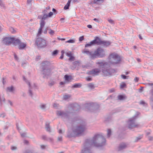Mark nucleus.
Here are the masks:
<instances>
[{
  "label": "nucleus",
  "mask_w": 153,
  "mask_h": 153,
  "mask_svg": "<svg viewBox=\"0 0 153 153\" xmlns=\"http://www.w3.org/2000/svg\"><path fill=\"white\" fill-rule=\"evenodd\" d=\"M106 140L101 133L94 135L92 139L85 140L81 153H93L91 146H93L97 147L102 146L105 145Z\"/></svg>",
  "instance_id": "f257e3e1"
},
{
  "label": "nucleus",
  "mask_w": 153,
  "mask_h": 153,
  "mask_svg": "<svg viewBox=\"0 0 153 153\" xmlns=\"http://www.w3.org/2000/svg\"><path fill=\"white\" fill-rule=\"evenodd\" d=\"M80 123L74 128L72 132L68 131L67 133L68 137L70 138L82 134L86 129V124L85 123L82 122Z\"/></svg>",
  "instance_id": "f03ea898"
},
{
  "label": "nucleus",
  "mask_w": 153,
  "mask_h": 153,
  "mask_svg": "<svg viewBox=\"0 0 153 153\" xmlns=\"http://www.w3.org/2000/svg\"><path fill=\"white\" fill-rule=\"evenodd\" d=\"M85 110L94 113L98 112L100 110V105L96 103H89L85 104L84 106Z\"/></svg>",
  "instance_id": "7ed1b4c3"
},
{
  "label": "nucleus",
  "mask_w": 153,
  "mask_h": 153,
  "mask_svg": "<svg viewBox=\"0 0 153 153\" xmlns=\"http://www.w3.org/2000/svg\"><path fill=\"white\" fill-rule=\"evenodd\" d=\"M49 65L50 62L48 61H43L41 64L44 78H48L51 74V71L48 67Z\"/></svg>",
  "instance_id": "20e7f679"
},
{
  "label": "nucleus",
  "mask_w": 153,
  "mask_h": 153,
  "mask_svg": "<svg viewBox=\"0 0 153 153\" xmlns=\"http://www.w3.org/2000/svg\"><path fill=\"white\" fill-rule=\"evenodd\" d=\"M108 59L109 62L114 65L119 64L121 59L120 56L115 53H110L108 56Z\"/></svg>",
  "instance_id": "39448f33"
},
{
  "label": "nucleus",
  "mask_w": 153,
  "mask_h": 153,
  "mask_svg": "<svg viewBox=\"0 0 153 153\" xmlns=\"http://www.w3.org/2000/svg\"><path fill=\"white\" fill-rule=\"evenodd\" d=\"M139 114V112H137L133 117L129 119L127 123L129 128L132 129L139 126V125L136 122V120Z\"/></svg>",
  "instance_id": "423d86ee"
},
{
  "label": "nucleus",
  "mask_w": 153,
  "mask_h": 153,
  "mask_svg": "<svg viewBox=\"0 0 153 153\" xmlns=\"http://www.w3.org/2000/svg\"><path fill=\"white\" fill-rule=\"evenodd\" d=\"M92 55L94 59L97 58H102L106 55L105 51L102 48L99 47L94 51V54Z\"/></svg>",
  "instance_id": "0eeeda50"
},
{
  "label": "nucleus",
  "mask_w": 153,
  "mask_h": 153,
  "mask_svg": "<svg viewBox=\"0 0 153 153\" xmlns=\"http://www.w3.org/2000/svg\"><path fill=\"white\" fill-rule=\"evenodd\" d=\"M56 114L58 116H60L62 119H66L68 120H71V118H70V115L71 114L70 112H65L63 111H58L56 112ZM78 119L77 118H76L74 119V120H77V119ZM72 121V120H71Z\"/></svg>",
  "instance_id": "6e6552de"
},
{
  "label": "nucleus",
  "mask_w": 153,
  "mask_h": 153,
  "mask_svg": "<svg viewBox=\"0 0 153 153\" xmlns=\"http://www.w3.org/2000/svg\"><path fill=\"white\" fill-rule=\"evenodd\" d=\"M36 43L38 47L40 48H44L47 45L45 40L41 38H37Z\"/></svg>",
  "instance_id": "1a4fd4ad"
},
{
  "label": "nucleus",
  "mask_w": 153,
  "mask_h": 153,
  "mask_svg": "<svg viewBox=\"0 0 153 153\" xmlns=\"http://www.w3.org/2000/svg\"><path fill=\"white\" fill-rule=\"evenodd\" d=\"M102 72L103 75L108 76L116 72V70L111 68H104L102 69Z\"/></svg>",
  "instance_id": "9d476101"
},
{
  "label": "nucleus",
  "mask_w": 153,
  "mask_h": 153,
  "mask_svg": "<svg viewBox=\"0 0 153 153\" xmlns=\"http://www.w3.org/2000/svg\"><path fill=\"white\" fill-rule=\"evenodd\" d=\"M23 80L25 82L29 87V90L28 91V93L30 96L32 97L33 95V93L31 90L32 89L36 87V85L35 83H33V85H31L30 82L28 81L24 76H23Z\"/></svg>",
  "instance_id": "9b49d317"
},
{
  "label": "nucleus",
  "mask_w": 153,
  "mask_h": 153,
  "mask_svg": "<svg viewBox=\"0 0 153 153\" xmlns=\"http://www.w3.org/2000/svg\"><path fill=\"white\" fill-rule=\"evenodd\" d=\"M79 106L76 103L71 104L68 106V109L71 111H77L79 108Z\"/></svg>",
  "instance_id": "f8f14e48"
},
{
  "label": "nucleus",
  "mask_w": 153,
  "mask_h": 153,
  "mask_svg": "<svg viewBox=\"0 0 153 153\" xmlns=\"http://www.w3.org/2000/svg\"><path fill=\"white\" fill-rule=\"evenodd\" d=\"M101 70L99 68H95L92 71H89L88 74L93 75H97L100 72Z\"/></svg>",
  "instance_id": "ddd939ff"
},
{
  "label": "nucleus",
  "mask_w": 153,
  "mask_h": 153,
  "mask_svg": "<svg viewBox=\"0 0 153 153\" xmlns=\"http://www.w3.org/2000/svg\"><path fill=\"white\" fill-rule=\"evenodd\" d=\"M102 40L98 37H96L94 40L91 41V43L94 45H101Z\"/></svg>",
  "instance_id": "4468645a"
},
{
  "label": "nucleus",
  "mask_w": 153,
  "mask_h": 153,
  "mask_svg": "<svg viewBox=\"0 0 153 153\" xmlns=\"http://www.w3.org/2000/svg\"><path fill=\"white\" fill-rule=\"evenodd\" d=\"M13 38L10 37H6L4 38L3 42L4 44L7 45H8L11 43H12Z\"/></svg>",
  "instance_id": "2eb2a0df"
},
{
  "label": "nucleus",
  "mask_w": 153,
  "mask_h": 153,
  "mask_svg": "<svg viewBox=\"0 0 153 153\" xmlns=\"http://www.w3.org/2000/svg\"><path fill=\"white\" fill-rule=\"evenodd\" d=\"M12 43L15 46L18 45L21 42L20 40L17 38L13 37Z\"/></svg>",
  "instance_id": "dca6fc26"
},
{
  "label": "nucleus",
  "mask_w": 153,
  "mask_h": 153,
  "mask_svg": "<svg viewBox=\"0 0 153 153\" xmlns=\"http://www.w3.org/2000/svg\"><path fill=\"white\" fill-rule=\"evenodd\" d=\"M15 88L13 85L9 86L7 88V91L9 92L14 93L15 91Z\"/></svg>",
  "instance_id": "f3484780"
},
{
  "label": "nucleus",
  "mask_w": 153,
  "mask_h": 153,
  "mask_svg": "<svg viewBox=\"0 0 153 153\" xmlns=\"http://www.w3.org/2000/svg\"><path fill=\"white\" fill-rule=\"evenodd\" d=\"M111 42L110 41H102L101 45H102L104 47H107L109 46Z\"/></svg>",
  "instance_id": "a211bd4d"
},
{
  "label": "nucleus",
  "mask_w": 153,
  "mask_h": 153,
  "mask_svg": "<svg viewBox=\"0 0 153 153\" xmlns=\"http://www.w3.org/2000/svg\"><path fill=\"white\" fill-rule=\"evenodd\" d=\"M83 53H85L87 54L88 55H89L90 56V57L91 59H94V58L92 57V55L93 54H94V51L90 52L88 51L84 50L83 52Z\"/></svg>",
  "instance_id": "6ab92c4d"
},
{
  "label": "nucleus",
  "mask_w": 153,
  "mask_h": 153,
  "mask_svg": "<svg viewBox=\"0 0 153 153\" xmlns=\"http://www.w3.org/2000/svg\"><path fill=\"white\" fill-rule=\"evenodd\" d=\"M126 147L127 146L125 143H122L119 145L118 148V150L119 151H121L125 149Z\"/></svg>",
  "instance_id": "aec40b11"
},
{
  "label": "nucleus",
  "mask_w": 153,
  "mask_h": 153,
  "mask_svg": "<svg viewBox=\"0 0 153 153\" xmlns=\"http://www.w3.org/2000/svg\"><path fill=\"white\" fill-rule=\"evenodd\" d=\"M26 46V45L21 42H20L19 45H18V48L20 50H22L24 49Z\"/></svg>",
  "instance_id": "412c9836"
},
{
  "label": "nucleus",
  "mask_w": 153,
  "mask_h": 153,
  "mask_svg": "<svg viewBox=\"0 0 153 153\" xmlns=\"http://www.w3.org/2000/svg\"><path fill=\"white\" fill-rule=\"evenodd\" d=\"M66 55L68 56L69 57V61H71L74 58V57L72 56L71 52H67L66 53Z\"/></svg>",
  "instance_id": "4be33fe9"
},
{
  "label": "nucleus",
  "mask_w": 153,
  "mask_h": 153,
  "mask_svg": "<svg viewBox=\"0 0 153 153\" xmlns=\"http://www.w3.org/2000/svg\"><path fill=\"white\" fill-rule=\"evenodd\" d=\"M72 0H68L66 4L64 6V9L66 10L69 9V7L70 6V4L71 1Z\"/></svg>",
  "instance_id": "5701e85b"
},
{
  "label": "nucleus",
  "mask_w": 153,
  "mask_h": 153,
  "mask_svg": "<svg viewBox=\"0 0 153 153\" xmlns=\"http://www.w3.org/2000/svg\"><path fill=\"white\" fill-rule=\"evenodd\" d=\"M65 80L67 81H70L71 79V76H70L66 75L64 76Z\"/></svg>",
  "instance_id": "b1692460"
},
{
  "label": "nucleus",
  "mask_w": 153,
  "mask_h": 153,
  "mask_svg": "<svg viewBox=\"0 0 153 153\" xmlns=\"http://www.w3.org/2000/svg\"><path fill=\"white\" fill-rule=\"evenodd\" d=\"M45 128L47 131L49 132H51V131L49 123H46V124Z\"/></svg>",
  "instance_id": "393cba45"
},
{
  "label": "nucleus",
  "mask_w": 153,
  "mask_h": 153,
  "mask_svg": "<svg viewBox=\"0 0 153 153\" xmlns=\"http://www.w3.org/2000/svg\"><path fill=\"white\" fill-rule=\"evenodd\" d=\"M56 83L55 81L53 80H51L48 82V85L51 86L54 85Z\"/></svg>",
  "instance_id": "a878e982"
},
{
  "label": "nucleus",
  "mask_w": 153,
  "mask_h": 153,
  "mask_svg": "<svg viewBox=\"0 0 153 153\" xmlns=\"http://www.w3.org/2000/svg\"><path fill=\"white\" fill-rule=\"evenodd\" d=\"M81 86V84L78 83H76L72 87L74 88H79Z\"/></svg>",
  "instance_id": "bb28decb"
},
{
  "label": "nucleus",
  "mask_w": 153,
  "mask_h": 153,
  "mask_svg": "<svg viewBox=\"0 0 153 153\" xmlns=\"http://www.w3.org/2000/svg\"><path fill=\"white\" fill-rule=\"evenodd\" d=\"M45 24V22L43 20H41L40 22V27H41L43 28V27L44 26Z\"/></svg>",
  "instance_id": "cd10ccee"
},
{
  "label": "nucleus",
  "mask_w": 153,
  "mask_h": 153,
  "mask_svg": "<svg viewBox=\"0 0 153 153\" xmlns=\"http://www.w3.org/2000/svg\"><path fill=\"white\" fill-rule=\"evenodd\" d=\"M111 135V131L110 129H108L107 130V137L109 138Z\"/></svg>",
  "instance_id": "c85d7f7f"
},
{
  "label": "nucleus",
  "mask_w": 153,
  "mask_h": 153,
  "mask_svg": "<svg viewBox=\"0 0 153 153\" xmlns=\"http://www.w3.org/2000/svg\"><path fill=\"white\" fill-rule=\"evenodd\" d=\"M118 99L120 100H123L125 99V97L123 95H119L118 96Z\"/></svg>",
  "instance_id": "c756f323"
},
{
  "label": "nucleus",
  "mask_w": 153,
  "mask_h": 153,
  "mask_svg": "<svg viewBox=\"0 0 153 153\" xmlns=\"http://www.w3.org/2000/svg\"><path fill=\"white\" fill-rule=\"evenodd\" d=\"M40 107L42 109H45L46 108V104H42L40 105Z\"/></svg>",
  "instance_id": "7c9ffc66"
},
{
  "label": "nucleus",
  "mask_w": 153,
  "mask_h": 153,
  "mask_svg": "<svg viewBox=\"0 0 153 153\" xmlns=\"http://www.w3.org/2000/svg\"><path fill=\"white\" fill-rule=\"evenodd\" d=\"M42 28L41 27H40L39 29L38 32L37 34V36L38 37L41 34L42 30Z\"/></svg>",
  "instance_id": "2f4dec72"
},
{
  "label": "nucleus",
  "mask_w": 153,
  "mask_h": 153,
  "mask_svg": "<svg viewBox=\"0 0 153 153\" xmlns=\"http://www.w3.org/2000/svg\"><path fill=\"white\" fill-rule=\"evenodd\" d=\"M55 31L53 30L50 29L49 30V33L51 35H53L54 34V33Z\"/></svg>",
  "instance_id": "473e14b6"
},
{
  "label": "nucleus",
  "mask_w": 153,
  "mask_h": 153,
  "mask_svg": "<svg viewBox=\"0 0 153 153\" xmlns=\"http://www.w3.org/2000/svg\"><path fill=\"white\" fill-rule=\"evenodd\" d=\"M48 17V15L45 14H44L41 20L45 21Z\"/></svg>",
  "instance_id": "72a5a7b5"
},
{
  "label": "nucleus",
  "mask_w": 153,
  "mask_h": 153,
  "mask_svg": "<svg viewBox=\"0 0 153 153\" xmlns=\"http://www.w3.org/2000/svg\"><path fill=\"white\" fill-rule=\"evenodd\" d=\"M5 99L4 96H1L0 95V102H5Z\"/></svg>",
  "instance_id": "f704fd0d"
},
{
  "label": "nucleus",
  "mask_w": 153,
  "mask_h": 153,
  "mask_svg": "<svg viewBox=\"0 0 153 153\" xmlns=\"http://www.w3.org/2000/svg\"><path fill=\"white\" fill-rule=\"evenodd\" d=\"M150 94L151 96L150 97V99L153 102V89L150 91Z\"/></svg>",
  "instance_id": "c9c22d12"
},
{
  "label": "nucleus",
  "mask_w": 153,
  "mask_h": 153,
  "mask_svg": "<svg viewBox=\"0 0 153 153\" xmlns=\"http://www.w3.org/2000/svg\"><path fill=\"white\" fill-rule=\"evenodd\" d=\"M88 86L89 88L91 89L94 88V84L91 83H89L88 84Z\"/></svg>",
  "instance_id": "e433bc0d"
},
{
  "label": "nucleus",
  "mask_w": 153,
  "mask_h": 153,
  "mask_svg": "<svg viewBox=\"0 0 153 153\" xmlns=\"http://www.w3.org/2000/svg\"><path fill=\"white\" fill-rule=\"evenodd\" d=\"M126 86V84L124 82H123L120 84V88L121 89H123Z\"/></svg>",
  "instance_id": "4c0bfd02"
},
{
  "label": "nucleus",
  "mask_w": 153,
  "mask_h": 153,
  "mask_svg": "<svg viewBox=\"0 0 153 153\" xmlns=\"http://www.w3.org/2000/svg\"><path fill=\"white\" fill-rule=\"evenodd\" d=\"M94 0V3H96L97 4H99L100 2V1H101L102 2H103V0Z\"/></svg>",
  "instance_id": "58836bf2"
},
{
  "label": "nucleus",
  "mask_w": 153,
  "mask_h": 153,
  "mask_svg": "<svg viewBox=\"0 0 153 153\" xmlns=\"http://www.w3.org/2000/svg\"><path fill=\"white\" fill-rule=\"evenodd\" d=\"M70 97V96L69 95H65L63 96V98L64 99L66 100Z\"/></svg>",
  "instance_id": "ea45409f"
},
{
  "label": "nucleus",
  "mask_w": 153,
  "mask_h": 153,
  "mask_svg": "<svg viewBox=\"0 0 153 153\" xmlns=\"http://www.w3.org/2000/svg\"><path fill=\"white\" fill-rule=\"evenodd\" d=\"M92 45H94L93 44L91 43V41L89 43L86 44L85 46V47L86 48L88 47L91 46Z\"/></svg>",
  "instance_id": "a19ab883"
},
{
  "label": "nucleus",
  "mask_w": 153,
  "mask_h": 153,
  "mask_svg": "<svg viewBox=\"0 0 153 153\" xmlns=\"http://www.w3.org/2000/svg\"><path fill=\"white\" fill-rule=\"evenodd\" d=\"M58 53V51L57 50H55L52 53V55L55 56Z\"/></svg>",
  "instance_id": "79ce46f5"
},
{
  "label": "nucleus",
  "mask_w": 153,
  "mask_h": 153,
  "mask_svg": "<svg viewBox=\"0 0 153 153\" xmlns=\"http://www.w3.org/2000/svg\"><path fill=\"white\" fill-rule=\"evenodd\" d=\"M75 42V40L73 39H70L69 40L67 41H66V42L68 43H74Z\"/></svg>",
  "instance_id": "37998d69"
},
{
  "label": "nucleus",
  "mask_w": 153,
  "mask_h": 153,
  "mask_svg": "<svg viewBox=\"0 0 153 153\" xmlns=\"http://www.w3.org/2000/svg\"><path fill=\"white\" fill-rule=\"evenodd\" d=\"M10 31L12 33H14L15 32V30L12 27H10Z\"/></svg>",
  "instance_id": "c03bdc74"
},
{
  "label": "nucleus",
  "mask_w": 153,
  "mask_h": 153,
  "mask_svg": "<svg viewBox=\"0 0 153 153\" xmlns=\"http://www.w3.org/2000/svg\"><path fill=\"white\" fill-rule=\"evenodd\" d=\"M97 64L98 65H100V66H104V63L102 62H97Z\"/></svg>",
  "instance_id": "a18cd8bd"
},
{
  "label": "nucleus",
  "mask_w": 153,
  "mask_h": 153,
  "mask_svg": "<svg viewBox=\"0 0 153 153\" xmlns=\"http://www.w3.org/2000/svg\"><path fill=\"white\" fill-rule=\"evenodd\" d=\"M121 77L124 79H127V77H128V76H126L124 75H121Z\"/></svg>",
  "instance_id": "49530a36"
},
{
  "label": "nucleus",
  "mask_w": 153,
  "mask_h": 153,
  "mask_svg": "<svg viewBox=\"0 0 153 153\" xmlns=\"http://www.w3.org/2000/svg\"><path fill=\"white\" fill-rule=\"evenodd\" d=\"M42 139L44 140H48V138L46 135H43L42 136Z\"/></svg>",
  "instance_id": "de8ad7c7"
},
{
  "label": "nucleus",
  "mask_w": 153,
  "mask_h": 153,
  "mask_svg": "<svg viewBox=\"0 0 153 153\" xmlns=\"http://www.w3.org/2000/svg\"><path fill=\"white\" fill-rule=\"evenodd\" d=\"M48 140H47L48 141H49V142L52 143L53 142V140L52 138L51 137H48Z\"/></svg>",
  "instance_id": "09e8293b"
},
{
  "label": "nucleus",
  "mask_w": 153,
  "mask_h": 153,
  "mask_svg": "<svg viewBox=\"0 0 153 153\" xmlns=\"http://www.w3.org/2000/svg\"><path fill=\"white\" fill-rule=\"evenodd\" d=\"M84 39V37L83 36H80L79 38V40L80 41H82Z\"/></svg>",
  "instance_id": "8fccbe9b"
},
{
  "label": "nucleus",
  "mask_w": 153,
  "mask_h": 153,
  "mask_svg": "<svg viewBox=\"0 0 153 153\" xmlns=\"http://www.w3.org/2000/svg\"><path fill=\"white\" fill-rule=\"evenodd\" d=\"M53 15V13L51 12H50L48 15V16L49 17H51Z\"/></svg>",
  "instance_id": "3c124183"
},
{
  "label": "nucleus",
  "mask_w": 153,
  "mask_h": 153,
  "mask_svg": "<svg viewBox=\"0 0 153 153\" xmlns=\"http://www.w3.org/2000/svg\"><path fill=\"white\" fill-rule=\"evenodd\" d=\"M88 67L87 65H82V68H88Z\"/></svg>",
  "instance_id": "603ef678"
},
{
  "label": "nucleus",
  "mask_w": 153,
  "mask_h": 153,
  "mask_svg": "<svg viewBox=\"0 0 153 153\" xmlns=\"http://www.w3.org/2000/svg\"><path fill=\"white\" fill-rule=\"evenodd\" d=\"M21 136L22 137H24L26 136V134L25 133H22L21 134Z\"/></svg>",
  "instance_id": "864d4df0"
},
{
  "label": "nucleus",
  "mask_w": 153,
  "mask_h": 153,
  "mask_svg": "<svg viewBox=\"0 0 153 153\" xmlns=\"http://www.w3.org/2000/svg\"><path fill=\"white\" fill-rule=\"evenodd\" d=\"M108 22L111 24H114V21L112 20V19H109L108 20Z\"/></svg>",
  "instance_id": "5fc2aeb1"
},
{
  "label": "nucleus",
  "mask_w": 153,
  "mask_h": 153,
  "mask_svg": "<svg viewBox=\"0 0 153 153\" xmlns=\"http://www.w3.org/2000/svg\"><path fill=\"white\" fill-rule=\"evenodd\" d=\"M0 5L2 7H4V5L3 4L2 1L1 0H0Z\"/></svg>",
  "instance_id": "6e6d98bb"
},
{
  "label": "nucleus",
  "mask_w": 153,
  "mask_h": 153,
  "mask_svg": "<svg viewBox=\"0 0 153 153\" xmlns=\"http://www.w3.org/2000/svg\"><path fill=\"white\" fill-rule=\"evenodd\" d=\"M139 80V78L137 77H135L134 79V81L135 82H138Z\"/></svg>",
  "instance_id": "4d7b16f0"
},
{
  "label": "nucleus",
  "mask_w": 153,
  "mask_h": 153,
  "mask_svg": "<svg viewBox=\"0 0 153 153\" xmlns=\"http://www.w3.org/2000/svg\"><path fill=\"white\" fill-rule=\"evenodd\" d=\"M14 57L15 59L17 61H18V60L19 58L15 54H14Z\"/></svg>",
  "instance_id": "13d9d810"
},
{
  "label": "nucleus",
  "mask_w": 153,
  "mask_h": 153,
  "mask_svg": "<svg viewBox=\"0 0 153 153\" xmlns=\"http://www.w3.org/2000/svg\"><path fill=\"white\" fill-rule=\"evenodd\" d=\"M24 153H33L32 152L29 150H26Z\"/></svg>",
  "instance_id": "bf43d9fd"
},
{
  "label": "nucleus",
  "mask_w": 153,
  "mask_h": 153,
  "mask_svg": "<svg viewBox=\"0 0 153 153\" xmlns=\"http://www.w3.org/2000/svg\"><path fill=\"white\" fill-rule=\"evenodd\" d=\"M58 140L59 141H61L62 140V137L60 136L59 137H58Z\"/></svg>",
  "instance_id": "052dcab7"
},
{
  "label": "nucleus",
  "mask_w": 153,
  "mask_h": 153,
  "mask_svg": "<svg viewBox=\"0 0 153 153\" xmlns=\"http://www.w3.org/2000/svg\"><path fill=\"white\" fill-rule=\"evenodd\" d=\"M142 138V137H137L136 139L135 140V142L137 141L138 140H140Z\"/></svg>",
  "instance_id": "680f3d73"
},
{
  "label": "nucleus",
  "mask_w": 153,
  "mask_h": 153,
  "mask_svg": "<svg viewBox=\"0 0 153 153\" xmlns=\"http://www.w3.org/2000/svg\"><path fill=\"white\" fill-rule=\"evenodd\" d=\"M86 80L88 81H91L92 80L91 78L90 77H87L86 78Z\"/></svg>",
  "instance_id": "e2e57ef3"
},
{
  "label": "nucleus",
  "mask_w": 153,
  "mask_h": 153,
  "mask_svg": "<svg viewBox=\"0 0 153 153\" xmlns=\"http://www.w3.org/2000/svg\"><path fill=\"white\" fill-rule=\"evenodd\" d=\"M148 139L149 140H153V136H149Z\"/></svg>",
  "instance_id": "0e129e2a"
},
{
  "label": "nucleus",
  "mask_w": 153,
  "mask_h": 153,
  "mask_svg": "<svg viewBox=\"0 0 153 153\" xmlns=\"http://www.w3.org/2000/svg\"><path fill=\"white\" fill-rule=\"evenodd\" d=\"M115 91L114 88H113L109 90V92L111 93Z\"/></svg>",
  "instance_id": "69168bd1"
},
{
  "label": "nucleus",
  "mask_w": 153,
  "mask_h": 153,
  "mask_svg": "<svg viewBox=\"0 0 153 153\" xmlns=\"http://www.w3.org/2000/svg\"><path fill=\"white\" fill-rule=\"evenodd\" d=\"M52 11H53L54 13H55V14H56L57 13V11L54 8H53Z\"/></svg>",
  "instance_id": "338daca9"
},
{
  "label": "nucleus",
  "mask_w": 153,
  "mask_h": 153,
  "mask_svg": "<svg viewBox=\"0 0 153 153\" xmlns=\"http://www.w3.org/2000/svg\"><path fill=\"white\" fill-rule=\"evenodd\" d=\"M79 63V62L78 61H75L73 62L74 65H75Z\"/></svg>",
  "instance_id": "774afa93"
}]
</instances>
